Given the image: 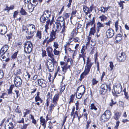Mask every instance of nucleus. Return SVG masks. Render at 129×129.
<instances>
[{
	"mask_svg": "<svg viewBox=\"0 0 129 129\" xmlns=\"http://www.w3.org/2000/svg\"><path fill=\"white\" fill-rule=\"evenodd\" d=\"M93 63L91 62H90L89 58L88 57L86 64L85 67L84 71L80 75V78L79 79L81 81L84 78V76H85L89 74L90 68Z\"/></svg>",
	"mask_w": 129,
	"mask_h": 129,
	"instance_id": "1",
	"label": "nucleus"
},
{
	"mask_svg": "<svg viewBox=\"0 0 129 129\" xmlns=\"http://www.w3.org/2000/svg\"><path fill=\"white\" fill-rule=\"evenodd\" d=\"M62 27V28L61 33L62 34H64L66 30L65 28L66 26L65 25H64L63 24H62L60 22L56 21L54 23L53 25V29L54 30L59 31L61 29Z\"/></svg>",
	"mask_w": 129,
	"mask_h": 129,
	"instance_id": "2",
	"label": "nucleus"
},
{
	"mask_svg": "<svg viewBox=\"0 0 129 129\" xmlns=\"http://www.w3.org/2000/svg\"><path fill=\"white\" fill-rule=\"evenodd\" d=\"M51 15V11L49 10L45 11L40 18V20L41 22L43 23H45L46 21L50 17Z\"/></svg>",
	"mask_w": 129,
	"mask_h": 129,
	"instance_id": "3",
	"label": "nucleus"
},
{
	"mask_svg": "<svg viewBox=\"0 0 129 129\" xmlns=\"http://www.w3.org/2000/svg\"><path fill=\"white\" fill-rule=\"evenodd\" d=\"M58 31L53 29L51 33H50V38L47 42V44H49L50 42L53 41L56 38L58 35V34L59 33Z\"/></svg>",
	"mask_w": 129,
	"mask_h": 129,
	"instance_id": "4",
	"label": "nucleus"
},
{
	"mask_svg": "<svg viewBox=\"0 0 129 129\" xmlns=\"http://www.w3.org/2000/svg\"><path fill=\"white\" fill-rule=\"evenodd\" d=\"M24 51L26 53H30L32 49L33 48V44L30 41L26 42L24 44Z\"/></svg>",
	"mask_w": 129,
	"mask_h": 129,
	"instance_id": "5",
	"label": "nucleus"
},
{
	"mask_svg": "<svg viewBox=\"0 0 129 129\" xmlns=\"http://www.w3.org/2000/svg\"><path fill=\"white\" fill-rule=\"evenodd\" d=\"M113 89L114 92L112 91V93L114 95H117V94L120 93L122 91L121 86L120 84L117 83L115 86H113Z\"/></svg>",
	"mask_w": 129,
	"mask_h": 129,
	"instance_id": "6",
	"label": "nucleus"
},
{
	"mask_svg": "<svg viewBox=\"0 0 129 129\" xmlns=\"http://www.w3.org/2000/svg\"><path fill=\"white\" fill-rule=\"evenodd\" d=\"M108 88V85L105 84H102L100 87V94L104 95L106 93Z\"/></svg>",
	"mask_w": 129,
	"mask_h": 129,
	"instance_id": "7",
	"label": "nucleus"
},
{
	"mask_svg": "<svg viewBox=\"0 0 129 129\" xmlns=\"http://www.w3.org/2000/svg\"><path fill=\"white\" fill-rule=\"evenodd\" d=\"M22 83V81L19 76H16L14 78V83L16 87L21 86Z\"/></svg>",
	"mask_w": 129,
	"mask_h": 129,
	"instance_id": "8",
	"label": "nucleus"
},
{
	"mask_svg": "<svg viewBox=\"0 0 129 129\" xmlns=\"http://www.w3.org/2000/svg\"><path fill=\"white\" fill-rule=\"evenodd\" d=\"M126 55L123 52L119 53L117 55V58L119 62L123 61L126 59Z\"/></svg>",
	"mask_w": 129,
	"mask_h": 129,
	"instance_id": "9",
	"label": "nucleus"
},
{
	"mask_svg": "<svg viewBox=\"0 0 129 129\" xmlns=\"http://www.w3.org/2000/svg\"><path fill=\"white\" fill-rule=\"evenodd\" d=\"M38 82L39 85L42 88L46 87L47 85V82L43 79H38Z\"/></svg>",
	"mask_w": 129,
	"mask_h": 129,
	"instance_id": "10",
	"label": "nucleus"
},
{
	"mask_svg": "<svg viewBox=\"0 0 129 129\" xmlns=\"http://www.w3.org/2000/svg\"><path fill=\"white\" fill-rule=\"evenodd\" d=\"M106 34L108 38H111L114 35V31L112 29L110 28L106 30Z\"/></svg>",
	"mask_w": 129,
	"mask_h": 129,
	"instance_id": "11",
	"label": "nucleus"
},
{
	"mask_svg": "<svg viewBox=\"0 0 129 129\" xmlns=\"http://www.w3.org/2000/svg\"><path fill=\"white\" fill-rule=\"evenodd\" d=\"M7 27L3 25L2 24L0 25V33L2 35L5 34L7 32Z\"/></svg>",
	"mask_w": 129,
	"mask_h": 129,
	"instance_id": "12",
	"label": "nucleus"
},
{
	"mask_svg": "<svg viewBox=\"0 0 129 129\" xmlns=\"http://www.w3.org/2000/svg\"><path fill=\"white\" fill-rule=\"evenodd\" d=\"M8 49L9 47L7 45H4L1 50L0 54L2 55H4Z\"/></svg>",
	"mask_w": 129,
	"mask_h": 129,
	"instance_id": "13",
	"label": "nucleus"
},
{
	"mask_svg": "<svg viewBox=\"0 0 129 129\" xmlns=\"http://www.w3.org/2000/svg\"><path fill=\"white\" fill-rule=\"evenodd\" d=\"M47 67L49 72H52L53 71L54 69V66L52 64V62L48 61L47 62Z\"/></svg>",
	"mask_w": 129,
	"mask_h": 129,
	"instance_id": "14",
	"label": "nucleus"
},
{
	"mask_svg": "<svg viewBox=\"0 0 129 129\" xmlns=\"http://www.w3.org/2000/svg\"><path fill=\"white\" fill-rule=\"evenodd\" d=\"M40 124L43 126L44 128V129H45L47 123V121L43 118L42 116H41L40 118Z\"/></svg>",
	"mask_w": 129,
	"mask_h": 129,
	"instance_id": "15",
	"label": "nucleus"
},
{
	"mask_svg": "<svg viewBox=\"0 0 129 129\" xmlns=\"http://www.w3.org/2000/svg\"><path fill=\"white\" fill-rule=\"evenodd\" d=\"M48 56L50 57L52 56H54V55L52 53L53 50L52 48L50 47H48L46 49Z\"/></svg>",
	"mask_w": 129,
	"mask_h": 129,
	"instance_id": "16",
	"label": "nucleus"
},
{
	"mask_svg": "<svg viewBox=\"0 0 129 129\" xmlns=\"http://www.w3.org/2000/svg\"><path fill=\"white\" fill-rule=\"evenodd\" d=\"M85 90V87L83 85H81L79 87L77 90V91H79V92L82 93V94H84Z\"/></svg>",
	"mask_w": 129,
	"mask_h": 129,
	"instance_id": "17",
	"label": "nucleus"
},
{
	"mask_svg": "<svg viewBox=\"0 0 129 129\" xmlns=\"http://www.w3.org/2000/svg\"><path fill=\"white\" fill-rule=\"evenodd\" d=\"M59 97V95L58 93L56 94L54 96L52 101V103L57 104V102Z\"/></svg>",
	"mask_w": 129,
	"mask_h": 129,
	"instance_id": "18",
	"label": "nucleus"
},
{
	"mask_svg": "<svg viewBox=\"0 0 129 129\" xmlns=\"http://www.w3.org/2000/svg\"><path fill=\"white\" fill-rule=\"evenodd\" d=\"M54 17L53 16L51 20H50V19L47 20L46 22V24L45 26V27H49L48 26L49 24L50 26H51L52 24L53 21Z\"/></svg>",
	"mask_w": 129,
	"mask_h": 129,
	"instance_id": "19",
	"label": "nucleus"
},
{
	"mask_svg": "<svg viewBox=\"0 0 129 129\" xmlns=\"http://www.w3.org/2000/svg\"><path fill=\"white\" fill-rule=\"evenodd\" d=\"M57 22H60L62 24H64L65 25V21L64 20V18L62 16H60L57 19Z\"/></svg>",
	"mask_w": 129,
	"mask_h": 129,
	"instance_id": "20",
	"label": "nucleus"
},
{
	"mask_svg": "<svg viewBox=\"0 0 129 129\" xmlns=\"http://www.w3.org/2000/svg\"><path fill=\"white\" fill-rule=\"evenodd\" d=\"M95 24H94L93 26L90 29L89 33V36H91V35H94V34L96 32L95 29Z\"/></svg>",
	"mask_w": 129,
	"mask_h": 129,
	"instance_id": "21",
	"label": "nucleus"
},
{
	"mask_svg": "<svg viewBox=\"0 0 129 129\" xmlns=\"http://www.w3.org/2000/svg\"><path fill=\"white\" fill-rule=\"evenodd\" d=\"M116 43L119 42L122 39V37L121 35L120 34H118L115 38Z\"/></svg>",
	"mask_w": 129,
	"mask_h": 129,
	"instance_id": "22",
	"label": "nucleus"
},
{
	"mask_svg": "<svg viewBox=\"0 0 129 129\" xmlns=\"http://www.w3.org/2000/svg\"><path fill=\"white\" fill-rule=\"evenodd\" d=\"M108 119L106 117V116L105 115L104 113L102 115L101 118L100 120L102 122H105L106 121H107Z\"/></svg>",
	"mask_w": 129,
	"mask_h": 129,
	"instance_id": "23",
	"label": "nucleus"
},
{
	"mask_svg": "<svg viewBox=\"0 0 129 129\" xmlns=\"http://www.w3.org/2000/svg\"><path fill=\"white\" fill-rule=\"evenodd\" d=\"M104 114L108 120L110 118L111 114L110 111L109 110H107L105 112Z\"/></svg>",
	"mask_w": 129,
	"mask_h": 129,
	"instance_id": "24",
	"label": "nucleus"
},
{
	"mask_svg": "<svg viewBox=\"0 0 129 129\" xmlns=\"http://www.w3.org/2000/svg\"><path fill=\"white\" fill-rule=\"evenodd\" d=\"M28 8L29 12H30L33 11L35 7H34V5L31 3L30 2L28 6Z\"/></svg>",
	"mask_w": 129,
	"mask_h": 129,
	"instance_id": "25",
	"label": "nucleus"
},
{
	"mask_svg": "<svg viewBox=\"0 0 129 129\" xmlns=\"http://www.w3.org/2000/svg\"><path fill=\"white\" fill-rule=\"evenodd\" d=\"M50 58H51V59L49 58L48 59L51 61V62H52V64H53L54 66V65L57 66V63L54 59V56H52Z\"/></svg>",
	"mask_w": 129,
	"mask_h": 129,
	"instance_id": "26",
	"label": "nucleus"
},
{
	"mask_svg": "<svg viewBox=\"0 0 129 129\" xmlns=\"http://www.w3.org/2000/svg\"><path fill=\"white\" fill-rule=\"evenodd\" d=\"M83 9L84 12L85 13L86 15H87L88 13H89V8L85 5L83 6Z\"/></svg>",
	"mask_w": 129,
	"mask_h": 129,
	"instance_id": "27",
	"label": "nucleus"
},
{
	"mask_svg": "<svg viewBox=\"0 0 129 129\" xmlns=\"http://www.w3.org/2000/svg\"><path fill=\"white\" fill-rule=\"evenodd\" d=\"M57 104H55V103H52L49 107V111L50 112H51L53 111L55 107L57 105Z\"/></svg>",
	"mask_w": 129,
	"mask_h": 129,
	"instance_id": "28",
	"label": "nucleus"
},
{
	"mask_svg": "<svg viewBox=\"0 0 129 129\" xmlns=\"http://www.w3.org/2000/svg\"><path fill=\"white\" fill-rule=\"evenodd\" d=\"M90 108L91 110H94L95 111H96L97 110V108L96 107L94 103H91L90 105Z\"/></svg>",
	"mask_w": 129,
	"mask_h": 129,
	"instance_id": "29",
	"label": "nucleus"
},
{
	"mask_svg": "<svg viewBox=\"0 0 129 129\" xmlns=\"http://www.w3.org/2000/svg\"><path fill=\"white\" fill-rule=\"evenodd\" d=\"M84 94H82V93L80 92H78V91H77V92L76 94V96L77 98L79 99H81L82 98L83 95Z\"/></svg>",
	"mask_w": 129,
	"mask_h": 129,
	"instance_id": "30",
	"label": "nucleus"
},
{
	"mask_svg": "<svg viewBox=\"0 0 129 129\" xmlns=\"http://www.w3.org/2000/svg\"><path fill=\"white\" fill-rule=\"evenodd\" d=\"M21 70L20 69L17 68L14 71V73L15 75H17L18 74H19L21 73Z\"/></svg>",
	"mask_w": 129,
	"mask_h": 129,
	"instance_id": "31",
	"label": "nucleus"
},
{
	"mask_svg": "<svg viewBox=\"0 0 129 129\" xmlns=\"http://www.w3.org/2000/svg\"><path fill=\"white\" fill-rule=\"evenodd\" d=\"M78 32V30L77 31H76V28L74 29L72 31L71 34V36L72 37H75L77 35V33Z\"/></svg>",
	"mask_w": 129,
	"mask_h": 129,
	"instance_id": "32",
	"label": "nucleus"
},
{
	"mask_svg": "<svg viewBox=\"0 0 129 129\" xmlns=\"http://www.w3.org/2000/svg\"><path fill=\"white\" fill-rule=\"evenodd\" d=\"M121 115V114L119 113H117L115 115L114 118L116 120H117L119 119V117Z\"/></svg>",
	"mask_w": 129,
	"mask_h": 129,
	"instance_id": "33",
	"label": "nucleus"
},
{
	"mask_svg": "<svg viewBox=\"0 0 129 129\" xmlns=\"http://www.w3.org/2000/svg\"><path fill=\"white\" fill-rule=\"evenodd\" d=\"M36 36L39 39H41V31L38 30L37 32Z\"/></svg>",
	"mask_w": 129,
	"mask_h": 129,
	"instance_id": "34",
	"label": "nucleus"
},
{
	"mask_svg": "<svg viewBox=\"0 0 129 129\" xmlns=\"http://www.w3.org/2000/svg\"><path fill=\"white\" fill-rule=\"evenodd\" d=\"M99 18H100L101 21L103 22H104V20L107 18V17L104 15H102L100 16Z\"/></svg>",
	"mask_w": 129,
	"mask_h": 129,
	"instance_id": "35",
	"label": "nucleus"
},
{
	"mask_svg": "<svg viewBox=\"0 0 129 129\" xmlns=\"http://www.w3.org/2000/svg\"><path fill=\"white\" fill-rule=\"evenodd\" d=\"M29 26L31 27V28L30 29V30L34 31V32L35 31L36 28L35 25L32 24H29Z\"/></svg>",
	"mask_w": 129,
	"mask_h": 129,
	"instance_id": "36",
	"label": "nucleus"
},
{
	"mask_svg": "<svg viewBox=\"0 0 129 129\" xmlns=\"http://www.w3.org/2000/svg\"><path fill=\"white\" fill-rule=\"evenodd\" d=\"M98 81L96 80L95 78H93L92 79V85H95L97 84L98 82Z\"/></svg>",
	"mask_w": 129,
	"mask_h": 129,
	"instance_id": "37",
	"label": "nucleus"
},
{
	"mask_svg": "<svg viewBox=\"0 0 129 129\" xmlns=\"http://www.w3.org/2000/svg\"><path fill=\"white\" fill-rule=\"evenodd\" d=\"M100 10L102 12L105 13L108 10V9L107 8H106L102 7H101Z\"/></svg>",
	"mask_w": 129,
	"mask_h": 129,
	"instance_id": "38",
	"label": "nucleus"
},
{
	"mask_svg": "<svg viewBox=\"0 0 129 129\" xmlns=\"http://www.w3.org/2000/svg\"><path fill=\"white\" fill-rule=\"evenodd\" d=\"M75 95L72 94L70 98V101L69 102V104H70L71 103H72L73 102V100L74 98Z\"/></svg>",
	"mask_w": 129,
	"mask_h": 129,
	"instance_id": "39",
	"label": "nucleus"
},
{
	"mask_svg": "<svg viewBox=\"0 0 129 129\" xmlns=\"http://www.w3.org/2000/svg\"><path fill=\"white\" fill-rule=\"evenodd\" d=\"M70 43L69 42H68L66 43V45L64 46V50L65 52L66 53L67 52V48L69 47L70 45V43Z\"/></svg>",
	"mask_w": 129,
	"mask_h": 129,
	"instance_id": "40",
	"label": "nucleus"
},
{
	"mask_svg": "<svg viewBox=\"0 0 129 129\" xmlns=\"http://www.w3.org/2000/svg\"><path fill=\"white\" fill-rule=\"evenodd\" d=\"M87 46L85 45L82 47V48L81 50V53H84L85 50L87 49Z\"/></svg>",
	"mask_w": 129,
	"mask_h": 129,
	"instance_id": "41",
	"label": "nucleus"
},
{
	"mask_svg": "<svg viewBox=\"0 0 129 129\" xmlns=\"http://www.w3.org/2000/svg\"><path fill=\"white\" fill-rule=\"evenodd\" d=\"M20 12L21 14L22 15H26L27 14V13L23 8H21V10L20 11Z\"/></svg>",
	"mask_w": 129,
	"mask_h": 129,
	"instance_id": "42",
	"label": "nucleus"
},
{
	"mask_svg": "<svg viewBox=\"0 0 129 129\" xmlns=\"http://www.w3.org/2000/svg\"><path fill=\"white\" fill-rule=\"evenodd\" d=\"M8 93V94H13V97L15 98L14 93L12 92V90L10 89H7Z\"/></svg>",
	"mask_w": 129,
	"mask_h": 129,
	"instance_id": "43",
	"label": "nucleus"
},
{
	"mask_svg": "<svg viewBox=\"0 0 129 129\" xmlns=\"http://www.w3.org/2000/svg\"><path fill=\"white\" fill-rule=\"evenodd\" d=\"M97 25V27H98L99 28L103 27L104 26V25L103 24L99 22H98Z\"/></svg>",
	"mask_w": 129,
	"mask_h": 129,
	"instance_id": "44",
	"label": "nucleus"
},
{
	"mask_svg": "<svg viewBox=\"0 0 129 129\" xmlns=\"http://www.w3.org/2000/svg\"><path fill=\"white\" fill-rule=\"evenodd\" d=\"M109 63H110V65L109 66L110 68V71H112L114 67V65L113 64V63L112 61H110L109 62Z\"/></svg>",
	"mask_w": 129,
	"mask_h": 129,
	"instance_id": "45",
	"label": "nucleus"
},
{
	"mask_svg": "<svg viewBox=\"0 0 129 129\" xmlns=\"http://www.w3.org/2000/svg\"><path fill=\"white\" fill-rule=\"evenodd\" d=\"M35 98L36 102L38 101H40L41 103H42V100L41 99L39 96H36Z\"/></svg>",
	"mask_w": 129,
	"mask_h": 129,
	"instance_id": "46",
	"label": "nucleus"
},
{
	"mask_svg": "<svg viewBox=\"0 0 129 129\" xmlns=\"http://www.w3.org/2000/svg\"><path fill=\"white\" fill-rule=\"evenodd\" d=\"M91 121H90L88 120L86 122L85 129H89V124L90 123Z\"/></svg>",
	"mask_w": 129,
	"mask_h": 129,
	"instance_id": "47",
	"label": "nucleus"
},
{
	"mask_svg": "<svg viewBox=\"0 0 129 129\" xmlns=\"http://www.w3.org/2000/svg\"><path fill=\"white\" fill-rule=\"evenodd\" d=\"M58 45L57 42H54V44L53 46L55 48V49H57L58 48Z\"/></svg>",
	"mask_w": 129,
	"mask_h": 129,
	"instance_id": "48",
	"label": "nucleus"
},
{
	"mask_svg": "<svg viewBox=\"0 0 129 129\" xmlns=\"http://www.w3.org/2000/svg\"><path fill=\"white\" fill-rule=\"evenodd\" d=\"M54 52L55 55H58L59 53V51H57L55 49H54Z\"/></svg>",
	"mask_w": 129,
	"mask_h": 129,
	"instance_id": "49",
	"label": "nucleus"
},
{
	"mask_svg": "<svg viewBox=\"0 0 129 129\" xmlns=\"http://www.w3.org/2000/svg\"><path fill=\"white\" fill-rule=\"evenodd\" d=\"M33 3L32 4L34 5V7H35L38 4L37 1L36 0H33Z\"/></svg>",
	"mask_w": 129,
	"mask_h": 129,
	"instance_id": "50",
	"label": "nucleus"
},
{
	"mask_svg": "<svg viewBox=\"0 0 129 129\" xmlns=\"http://www.w3.org/2000/svg\"><path fill=\"white\" fill-rule=\"evenodd\" d=\"M118 21H117L115 23V30L116 31H117V30H118Z\"/></svg>",
	"mask_w": 129,
	"mask_h": 129,
	"instance_id": "51",
	"label": "nucleus"
},
{
	"mask_svg": "<svg viewBox=\"0 0 129 129\" xmlns=\"http://www.w3.org/2000/svg\"><path fill=\"white\" fill-rule=\"evenodd\" d=\"M79 38L78 37H76L75 38H73V40L75 42H80V41H79Z\"/></svg>",
	"mask_w": 129,
	"mask_h": 129,
	"instance_id": "52",
	"label": "nucleus"
},
{
	"mask_svg": "<svg viewBox=\"0 0 129 129\" xmlns=\"http://www.w3.org/2000/svg\"><path fill=\"white\" fill-rule=\"evenodd\" d=\"M72 1V0H69V3H68V4L67 5V7L68 8H69L71 7Z\"/></svg>",
	"mask_w": 129,
	"mask_h": 129,
	"instance_id": "53",
	"label": "nucleus"
},
{
	"mask_svg": "<svg viewBox=\"0 0 129 129\" xmlns=\"http://www.w3.org/2000/svg\"><path fill=\"white\" fill-rule=\"evenodd\" d=\"M17 52H15V53L13 54L12 56V58L13 59H15L16 58L17 56Z\"/></svg>",
	"mask_w": 129,
	"mask_h": 129,
	"instance_id": "54",
	"label": "nucleus"
},
{
	"mask_svg": "<svg viewBox=\"0 0 129 129\" xmlns=\"http://www.w3.org/2000/svg\"><path fill=\"white\" fill-rule=\"evenodd\" d=\"M4 74L2 70H0V79L2 78L4 76Z\"/></svg>",
	"mask_w": 129,
	"mask_h": 129,
	"instance_id": "55",
	"label": "nucleus"
},
{
	"mask_svg": "<svg viewBox=\"0 0 129 129\" xmlns=\"http://www.w3.org/2000/svg\"><path fill=\"white\" fill-rule=\"evenodd\" d=\"M75 104L76 106V109L77 110H78L79 109V102L78 101H77L75 103Z\"/></svg>",
	"mask_w": 129,
	"mask_h": 129,
	"instance_id": "56",
	"label": "nucleus"
},
{
	"mask_svg": "<svg viewBox=\"0 0 129 129\" xmlns=\"http://www.w3.org/2000/svg\"><path fill=\"white\" fill-rule=\"evenodd\" d=\"M29 125V123H28L27 124H24L22 126V129H26L27 127V126L28 125Z\"/></svg>",
	"mask_w": 129,
	"mask_h": 129,
	"instance_id": "57",
	"label": "nucleus"
},
{
	"mask_svg": "<svg viewBox=\"0 0 129 129\" xmlns=\"http://www.w3.org/2000/svg\"><path fill=\"white\" fill-rule=\"evenodd\" d=\"M42 56L43 57H44L45 56H46V52L45 50H42Z\"/></svg>",
	"mask_w": 129,
	"mask_h": 129,
	"instance_id": "58",
	"label": "nucleus"
},
{
	"mask_svg": "<svg viewBox=\"0 0 129 129\" xmlns=\"http://www.w3.org/2000/svg\"><path fill=\"white\" fill-rule=\"evenodd\" d=\"M52 94H51L49 92L47 95V97L48 99L49 98L51 99L52 98Z\"/></svg>",
	"mask_w": 129,
	"mask_h": 129,
	"instance_id": "59",
	"label": "nucleus"
},
{
	"mask_svg": "<svg viewBox=\"0 0 129 129\" xmlns=\"http://www.w3.org/2000/svg\"><path fill=\"white\" fill-rule=\"evenodd\" d=\"M29 110H26V112L24 113V115L23 117H25L27 114H28L29 113Z\"/></svg>",
	"mask_w": 129,
	"mask_h": 129,
	"instance_id": "60",
	"label": "nucleus"
},
{
	"mask_svg": "<svg viewBox=\"0 0 129 129\" xmlns=\"http://www.w3.org/2000/svg\"><path fill=\"white\" fill-rule=\"evenodd\" d=\"M79 58L81 57L83 58L85 57V54H84V53H82V54H79Z\"/></svg>",
	"mask_w": 129,
	"mask_h": 129,
	"instance_id": "61",
	"label": "nucleus"
},
{
	"mask_svg": "<svg viewBox=\"0 0 129 129\" xmlns=\"http://www.w3.org/2000/svg\"><path fill=\"white\" fill-rule=\"evenodd\" d=\"M120 7H121V9H123V4L122 3V2H119L118 3Z\"/></svg>",
	"mask_w": 129,
	"mask_h": 129,
	"instance_id": "62",
	"label": "nucleus"
},
{
	"mask_svg": "<svg viewBox=\"0 0 129 129\" xmlns=\"http://www.w3.org/2000/svg\"><path fill=\"white\" fill-rule=\"evenodd\" d=\"M111 102L110 103V106L112 107L113 105H115L116 104V102L114 101L113 99L111 100Z\"/></svg>",
	"mask_w": 129,
	"mask_h": 129,
	"instance_id": "63",
	"label": "nucleus"
},
{
	"mask_svg": "<svg viewBox=\"0 0 129 129\" xmlns=\"http://www.w3.org/2000/svg\"><path fill=\"white\" fill-rule=\"evenodd\" d=\"M22 44V43L21 42H18L16 44V47H18L20 48L21 47V46Z\"/></svg>",
	"mask_w": 129,
	"mask_h": 129,
	"instance_id": "64",
	"label": "nucleus"
}]
</instances>
